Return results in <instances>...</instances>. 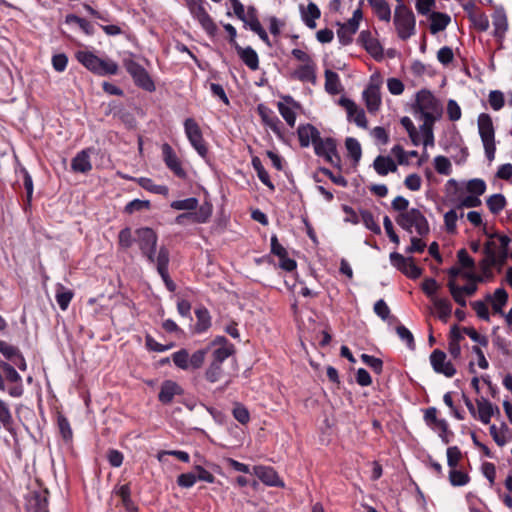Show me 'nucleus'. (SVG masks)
Here are the masks:
<instances>
[{"label": "nucleus", "instance_id": "55", "mask_svg": "<svg viewBox=\"0 0 512 512\" xmlns=\"http://www.w3.org/2000/svg\"><path fill=\"white\" fill-rule=\"evenodd\" d=\"M174 364L183 370L189 369V353L186 349H180L172 354Z\"/></svg>", "mask_w": 512, "mask_h": 512}, {"label": "nucleus", "instance_id": "5", "mask_svg": "<svg viewBox=\"0 0 512 512\" xmlns=\"http://www.w3.org/2000/svg\"><path fill=\"white\" fill-rule=\"evenodd\" d=\"M478 131L483 143L485 155L487 159L492 162L495 158L496 143L495 129L489 114L481 113L478 116Z\"/></svg>", "mask_w": 512, "mask_h": 512}, {"label": "nucleus", "instance_id": "30", "mask_svg": "<svg viewBox=\"0 0 512 512\" xmlns=\"http://www.w3.org/2000/svg\"><path fill=\"white\" fill-rule=\"evenodd\" d=\"M73 297L74 292L71 289L66 288L61 283L56 284L55 299L61 310L65 311L68 308Z\"/></svg>", "mask_w": 512, "mask_h": 512}, {"label": "nucleus", "instance_id": "32", "mask_svg": "<svg viewBox=\"0 0 512 512\" xmlns=\"http://www.w3.org/2000/svg\"><path fill=\"white\" fill-rule=\"evenodd\" d=\"M295 77L302 82L316 83V65L309 62L301 65L294 73Z\"/></svg>", "mask_w": 512, "mask_h": 512}, {"label": "nucleus", "instance_id": "46", "mask_svg": "<svg viewBox=\"0 0 512 512\" xmlns=\"http://www.w3.org/2000/svg\"><path fill=\"white\" fill-rule=\"evenodd\" d=\"M135 242V233H132L131 228L125 227L118 234L119 247L127 250Z\"/></svg>", "mask_w": 512, "mask_h": 512}, {"label": "nucleus", "instance_id": "22", "mask_svg": "<svg viewBox=\"0 0 512 512\" xmlns=\"http://www.w3.org/2000/svg\"><path fill=\"white\" fill-rule=\"evenodd\" d=\"M363 98L369 112H376L381 105L380 87L378 84H370L363 91Z\"/></svg>", "mask_w": 512, "mask_h": 512}, {"label": "nucleus", "instance_id": "7", "mask_svg": "<svg viewBox=\"0 0 512 512\" xmlns=\"http://www.w3.org/2000/svg\"><path fill=\"white\" fill-rule=\"evenodd\" d=\"M394 24L398 36L402 40H407L415 33L414 14L403 3L398 4L395 8Z\"/></svg>", "mask_w": 512, "mask_h": 512}, {"label": "nucleus", "instance_id": "61", "mask_svg": "<svg viewBox=\"0 0 512 512\" xmlns=\"http://www.w3.org/2000/svg\"><path fill=\"white\" fill-rule=\"evenodd\" d=\"M435 170L442 175H449L451 173V162L445 156H436L434 159Z\"/></svg>", "mask_w": 512, "mask_h": 512}, {"label": "nucleus", "instance_id": "20", "mask_svg": "<svg viewBox=\"0 0 512 512\" xmlns=\"http://www.w3.org/2000/svg\"><path fill=\"white\" fill-rule=\"evenodd\" d=\"M358 41L363 45L365 50L375 59L383 57V48L379 41L372 37L369 31H362L358 37Z\"/></svg>", "mask_w": 512, "mask_h": 512}, {"label": "nucleus", "instance_id": "53", "mask_svg": "<svg viewBox=\"0 0 512 512\" xmlns=\"http://www.w3.org/2000/svg\"><path fill=\"white\" fill-rule=\"evenodd\" d=\"M234 353L233 345H226L218 347L213 352V360L212 362L223 364V362Z\"/></svg>", "mask_w": 512, "mask_h": 512}, {"label": "nucleus", "instance_id": "17", "mask_svg": "<svg viewBox=\"0 0 512 512\" xmlns=\"http://www.w3.org/2000/svg\"><path fill=\"white\" fill-rule=\"evenodd\" d=\"M257 112L261 117L263 123L268 126L279 138H283V129L282 122L280 119L274 114V112L265 106L264 104H259L257 106Z\"/></svg>", "mask_w": 512, "mask_h": 512}, {"label": "nucleus", "instance_id": "64", "mask_svg": "<svg viewBox=\"0 0 512 512\" xmlns=\"http://www.w3.org/2000/svg\"><path fill=\"white\" fill-rule=\"evenodd\" d=\"M488 101L491 108L498 111L503 108L505 104L504 94L499 90H493L489 93Z\"/></svg>", "mask_w": 512, "mask_h": 512}, {"label": "nucleus", "instance_id": "3", "mask_svg": "<svg viewBox=\"0 0 512 512\" xmlns=\"http://www.w3.org/2000/svg\"><path fill=\"white\" fill-rule=\"evenodd\" d=\"M77 60L88 70L100 76L116 75L118 64L111 59H102L90 51H78Z\"/></svg>", "mask_w": 512, "mask_h": 512}, {"label": "nucleus", "instance_id": "31", "mask_svg": "<svg viewBox=\"0 0 512 512\" xmlns=\"http://www.w3.org/2000/svg\"><path fill=\"white\" fill-rule=\"evenodd\" d=\"M419 120L423 121V124L420 126V133L423 136V144L425 146L434 144V134H433V125L438 118H433L431 116L428 117H417Z\"/></svg>", "mask_w": 512, "mask_h": 512}, {"label": "nucleus", "instance_id": "35", "mask_svg": "<svg viewBox=\"0 0 512 512\" xmlns=\"http://www.w3.org/2000/svg\"><path fill=\"white\" fill-rule=\"evenodd\" d=\"M373 8L377 17L382 20L389 22L391 19V9L385 0H367Z\"/></svg>", "mask_w": 512, "mask_h": 512}, {"label": "nucleus", "instance_id": "41", "mask_svg": "<svg viewBox=\"0 0 512 512\" xmlns=\"http://www.w3.org/2000/svg\"><path fill=\"white\" fill-rule=\"evenodd\" d=\"M400 123L406 129L412 143L415 146H418L421 142V136L412 120L409 117L404 116L401 118Z\"/></svg>", "mask_w": 512, "mask_h": 512}, {"label": "nucleus", "instance_id": "26", "mask_svg": "<svg viewBox=\"0 0 512 512\" xmlns=\"http://www.w3.org/2000/svg\"><path fill=\"white\" fill-rule=\"evenodd\" d=\"M299 8H300V13H301V18H302L303 22L305 23V25L310 29L316 28L315 21H316V19H319L321 16V11L318 8V6L315 3L310 2L306 8L303 5H300Z\"/></svg>", "mask_w": 512, "mask_h": 512}, {"label": "nucleus", "instance_id": "9", "mask_svg": "<svg viewBox=\"0 0 512 512\" xmlns=\"http://www.w3.org/2000/svg\"><path fill=\"white\" fill-rule=\"evenodd\" d=\"M124 66L138 87L148 92L155 90V84L143 66L132 59H125Z\"/></svg>", "mask_w": 512, "mask_h": 512}, {"label": "nucleus", "instance_id": "4", "mask_svg": "<svg viewBox=\"0 0 512 512\" xmlns=\"http://www.w3.org/2000/svg\"><path fill=\"white\" fill-rule=\"evenodd\" d=\"M396 223L408 233L414 231L419 236H426L430 232L429 223L424 214L417 208H411L409 211L399 213L395 219Z\"/></svg>", "mask_w": 512, "mask_h": 512}, {"label": "nucleus", "instance_id": "27", "mask_svg": "<svg viewBox=\"0 0 512 512\" xmlns=\"http://www.w3.org/2000/svg\"><path fill=\"white\" fill-rule=\"evenodd\" d=\"M477 408L479 420L483 424H488L495 412L499 413V408L483 397L477 400Z\"/></svg>", "mask_w": 512, "mask_h": 512}, {"label": "nucleus", "instance_id": "34", "mask_svg": "<svg viewBox=\"0 0 512 512\" xmlns=\"http://www.w3.org/2000/svg\"><path fill=\"white\" fill-rule=\"evenodd\" d=\"M342 87L339 79V75L332 71L327 69L325 71V90L327 93L331 95H336L340 93Z\"/></svg>", "mask_w": 512, "mask_h": 512}, {"label": "nucleus", "instance_id": "50", "mask_svg": "<svg viewBox=\"0 0 512 512\" xmlns=\"http://www.w3.org/2000/svg\"><path fill=\"white\" fill-rule=\"evenodd\" d=\"M431 428L438 431V435L444 444L450 442V436L453 435V433L449 430L448 422L445 419H438L436 424H433Z\"/></svg>", "mask_w": 512, "mask_h": 512}, {"label": "nucleus", "instance_id": "2", "mask_svg": "<svg viewBox=\"0 0 512 512\" xmlns=\"http://www.w3.org/2000/svg\"><path fill=\"white\" fill-rule=\"evenodd\" d=\"M135 242L147 262L152 265L158 264L159 249L157 250L158 236L149 227H141L135 230Z\"/></svg>", "mask_w": 512, "mask_h": 512}, {"label": "nucleus", "instance_id": "15", "mask_svg": "<svg viewBox=\"0 0 512 512\" xmlns=\"http://www.w3.org/2000/svg\"><path fill=\"white\" fill-rule=\"evenodd\" d=\"M339 104L345 108L348 121L354 122L360 128H367V118L363 109L359 108L354 101L341 97Z\"/></svg>", "mask_w": 512, "mask_h": 512}, {"label": "nucleus", "instance_id": "57", "mask_svg": "<svg viewBox=\"0 0 512 512\" xmlns=\"http://www.w3.org/2000/svg\"><path fill=\"white\" fill-rule=\"evenodd\" d=\"M198 206V200L194 197L176 200L171 203V207L175 210H185L192 211L195 210Z\"/></svg>", "mask_w": 512, "mask_h": 512}, {"label": "nucleus", "instance_id": "47", "mask_svg": "<svg viewBox=\"0 0 512 512\" xmlns=\"http://www.w3.org/2000/svg\"><path fill=\"white\" fill-rule=\"evenodd\" d=\"M361 221L364 226L372 231L373 233L379 235L381 234V228L379 224L375 221L373 214L368 210H361Z\"/></svg>", "mask_w": 512, "mask_h": 512}, {"label": "nucleus", "instance_id": "48", "mask_svg": "<svg viewBox=\"0 0 512 512\" xmlns=\"http://www.w3.org/2000/svg\"><path fill=\"white\" fill-rule=\"evenodd\" d=\"M449 481L452 486H464L469 483L470 477L467 473L453 468L449 471Z\"/></svg>", "mask_w": 512, "mask_h": 512}, {"label": "nucleus", "instance_id": "11", "mask_svg": "<svg viewBox=\"0 0 512 512\" xmlns=\"http://www.w3.org/2000/svg\"><path fill=\"white\" fill-rule=\"evenodd\" d=\"M314 151L317 156L323 157L333 166L339 167L341 159L337 153V144L335 139L331 137L323 139L320 137L314 146Z\"/></svg>", "mask_w": 512, "mask_h": 512}, {"label": "nucleus", "instance_id": "60", "mask_svg": "<svg viewBox=\"0 0 512 512\" xmlns=\"http://www.w3.org/2000/svg\"><path fill=\"white\" fill-rule=\"evenodd\" d=\"M0 367L3 370L5 377L9 382H12V383L22 382V378H21L20 374L15 370V368L12 365H10L7 362L1 361Z\"/></svg>", "mask_w": 512, "mask_h": 512}, {"label": "nucleus", "instance_id": "59", "mask_svg": "<svg viewBox=\"0 0 512 512\" xmlns=\"http://www.w3.org/2000/svg\"><path fill=\"white\" fill-rule=\"evenodd\" d=\"M277 106H278L279 113L281 114L283 119L286 121V123L290 127H294L295 122H296V114L293 111V109L290 108L289 106H287L286 104H284L283 102H278Z\"/></svg>", "mask_w": 512, "mask_h": 512}, {"label": "nucleus", "instance_id": "10", "mask_svg": "<svg viewBox=\"0 0 512 512\" xmlns=\"http://www.w3.org/2000/svg\"><path fill=\"white\" fill-rule=\"evenodd\" d=\"M184 130L192 147L201 157H206L208 149L198 123L193 118H187L184 121Z\"/></svg>", "mask_w": 512, "mask_h": 512}, {"label": "nucleus", "instance_id": "54", "mask_svg": "<svg viewBox=\"0 0 512 512\" xmlns=\"http://www.w3.org/2000/svg\"><path fill=\"white\" fill-rule=\"evenodd\" d=\"M222 376H223L222 365L215 363V362H211L205 372V378L207 379V381H209L211 383H215V382L219 381L222 378Z\"/></svg>", "mask_w": 512, "mask_h": 512}, {"label": "nucleus", "instance_id": "62", "mask_svg": "<svg viewBox=\"0 0 512 512\" xmlns=\"http://www.w3.org/2000/svg\"><path fill=\"white\" fill-rule=\"evenodd\" d=\"M150 208V202L148 200L134 199L126 204L124 211L128 214H133L138 211H142Z\"/></svg>", "mask_w": 512, "mask_h": 512}, {"label": "nucleus", "instance_id": "18", "mask_svg": "<svg viewBox=\"0 0 512 512\" xmlns=\"http://www.w3.org/2000/svg\"><path fill=\"white\" fill-rule=\"evenodd\" d=\"M271 253L279 257V266L283 270L291 272L296 269V261L288 257L287 250L279 243L276 235L271 237Z\"/></svg>", "mask_w": 512, "mask_h": 512}, {"label": "nucleus", "instance_id": "13", "mask_svg": "<svg viewBox=\"0 0 512 512\" xmlns=\"http://www.w3.org/2000/svg\"><path fill=\"white\" fill-rule=\"evenodd\" d=\"M446 359V354L440 349H435L430 354V363L433 370L438 374H443L451 378L456 374V369L451 361H447Z\"/></svg>", "mask_w": 512, "mask_h": 512}, {"label": "nucleus", "instance_id": "39", "mask_svg": "<svg viewBox=\"0 0 512 512\" xmlns=\"http://www.w3.org/2000/svg\"><path fill=\"white\" fill-rule=\"evenodd\" d=\"M197 323L195 329L198 333L206 331L211 325V317L206 308H198L195 311Z\"/></svg>", "mask_w": 512, "mask_h": 512}, {"label": "nucleus", "instance_id": "21", "mask_svg": "<svg viewBox=\"0 0 512 512\" xmlns=\"http://www.w3.org/2000/svg\"><path fill=\"white\" fill-rule=\"evenodd\" d=\"M297 134L301 147H308L310 144L315 146L320 138V132L311 124L300 125L297 129Z\"/></svg>", "mask_w": 512, "mask_h": 512}, {"label": "nucleus", "instance_id": "29", "mask_svg": "<svg viewBox=\"0 0 512 512\" xmlns=\"http://www.w3.org/2000/svg\"><path fill=\"white\" fill-rule=\"evenodd\" d=\"M373 167L375 171L381 176H385L389 172H395L397 170V166L393 159L389 156L382 155H379L375 158Z\"/></svg>", "mask_w": 512, "mask_h": 512}, {"label": "nucleus", "instance_id": "12", "mask_svg": "<svg viewBox=\"0 0 512 512\" xmlns=\"http://www.w3.org/2000/svg\"><path fill=\"white\" fill-rule=\"evenodd\" d=\"M391 264L411 279H417L422 274V269L414 263L412 257H404L398 252L390 254Z\"/></svg>", "mask_w": 512, "mask_h": 512}, {"label": "nucleus", "instance_id": "44", "mask_svg": "<svg viewBox=\"0 0 512 512\" xmlns=\"http://www.w3.org/2000/svg\"><path fill=\"white\" fill-rule=\"evenodd\" d=\"M486 203L492 214H498L505 208L506 199L502 194H493L487 199Z\"/></svg>", "mask_w": 512, "mask_h": 512}, {"label": "nucleus", "instance_id": "25", "mask_svg": "<svg viewBox=\"0 0 512 512\" xmlns=\"http://www.w3.org/2000/svg\"><path fill=\"white\" fill-rule=\"evenodd\" d=\"M71 168L74 172L88 173L92 169L90 149L78 152L71 161Z\"/></svg>", "mask_w": 512, "mask_h": 512}, {"label": "nucleus", "instance_id": "45", "mask_svg": "<svg viewBox=\"0 0 512 512\" xmlns=\"http://www.w3.org/2000/svg\"><path fill=\"white\" fill-rule=\"evenodd\" d=\"M345 146L350 157L357 163L362 156V149L359 141L353 137L346 138Z\"/></svg>", "mask_w": 512, "mask_h": 512}, {"label": "nucleus", "instance_id": "6", "mask_svg": "<svg viewBox=\"0 0 512 512\" xmlns=\"http://www.w3.org/2000/svg\"><path fill=\"white\" fill-rule=\"evenodd\" d=\"M442 107L436 97L426 89L420 90L416 95L414 111L416 117L438 118Z\"/></svg>", "mask_w": 512, "mask_h": 512}, {"label": "nucleus", "instance_id": "23", "mask_svg": "<svg viewBox=\"0 0 512 512\" xmlns=\"http://www.w3.org/2000/svg\"><path fill=\"white\" fill-rule=\"evenodd\" d=\"M182 394L181 387L172 380H165L160 387L158 399L163 404H170L175 395Z\"/></svg>", "mask_w": 512, "mask_h": 512}, {"label": "nucleus", "instance_id": "56", "mask_svg": "<svg viewBox=\"0 0 512 512\" xmlns=\"http://www.w3.org/2000/svg\"><path fill=\"white\" fill-rule=\"evenodd\" d=\"M466 190L473 195L481 196L486 190V183L479 178L471 179L467 182Z\"/></svg>", "mask_w": 512, "mask_h": 512}, {"label": "nucleus", "instance_id": "42", "mask_svg": "<svg viewBox=\"0 0 512 512\" xmlns=\"http://www.w3.org/2000/svg\"><path fill=\"white\" fill-rule=\"evenodd\" d=\"M67 24H76L87 35L93 34V25L84 18L78 17L75 14H68L65 18Z\"/></svg>", "mask_w": 512, "mask_h": 512}, {"label": "nucleus", "instance_id": "24", "mask_svg": "<svg viewBox=\"0 0 512 512\" xmlns=\"http://www.w3.org/2000/svg\"><path fill=\"white\" fill-rule=\"evenodd\" d=\"M235 50L239 58L243 63L251 70H257L259 68V58L257 52L250 46L245 48L239 44H235Z\"/></svg>", "mask_w": 512, "mask_h": 512}, {"label": "nucleus", "instance_id": "8", "mask_svg": "<svg viewBox=\"0 0 512 512\" xmlns=\"http://www.w3.org/2000/svg\"><path fill=\"white\" fill-rule=\"evenodd\" d=\"M204 0L186 1L189 12L196 19L201 27L211 36L217 32V26L203 6Z\"/></svg>", "mask_w": 512, "mask_h": 512}, {"label": "nucleus", "instance_id": "19", "mask_svg": "<svg viewBox=\"0 0 512 512\" xmlns=\"http://www.w3.org/2000/svg\"><path fill=\"white\" fill-rule=\"evenodd\" d=\"M254 474L267 486L283 487L284 483L277 472L269 466H255Z\"/></svg>", "mask_w": 512, "mask_h": 512}, {"label": "nucleus", "instance_id": "58", "mask_svg": "<svg viewBox=\"0 0 512 512\" xmlns=\"http://www.w3.org/2000/svg\"><path fill=\"white\" fill-rule=\"evenodd\" d=\"M396 333L399 338L406 343L410 350L415 349L414 336L408 328H406L404 325H398L396 327Z\"/></svg>", "mask_w": 512, "mask_h": 512}, {"label": "nucleus", "instance_id": "43", "mask_svg": "<svg viewBox=\"0 0 512 512\" xmlns=\"http://www.w3.org/2000/svg\"><path fill=\"white\" fill-rule=\"evenodd\" d=\"M29 508L35 512H48V501L44 494L35 493L29 500Z\"/></svg>", "mask_w": 512, "mask_h": 512}, {"label": "nucleus", "instance_id": "33", "mask_svg": "<svg viewBox=\"0 0 512 512\" xmlns=\"http://www.w3.org/2000/svg\"><path fill=\"white\" fill-rule=\"evenodd\" d=\"M430 20V32L432 34H436L440 31H443L448 26V24L451 21V18L449 15L445 13L433 12L430 15Z\"/></svg>", "mask_w": 512, "mask_h": 512}, {"label": "nucleus", "instance_id": "40", "mask_svg": "<svg viewBox=\"0 0 512 512\" xmlns=\"http://www.w3.org/2000/svg\"><path fill=\"white\" fill-rule=\"evenodd\" d=\"M138 184L145 190L159 194V195H167L169 190L165 185H157L151 179L146 177H141L138 179Z\"/></svg>", "mask_w": 512, "mask_h": 512}, {"label": "nucleus", "instance_id": "52", "mask_svg": "<svg viewBox=\"0 0 512 512\" xmlns=\"http://www.w3.org/2000/svg\"><path fill=\"white\" fill-rule=\"evenodd\" d=\"M447 286L449 288L453 300L462 308L466 307L467 302L465 299V294L460 291L459 286L456 284V281H454L453 279L449 280Z\"/></svg>", "mask_w": 512, "mask_h": 512}, {"label": "nucleus", "instance_id": "14", "mask_svg": "<svg viewBox=\"0 0 512 512\" xmlns=\"http://www.w3.org/2000/svg\"><path fill=\"white\" fill-rule=\"evenodd\" d=\"M169 262H170V252L166 246L162 245L159 248L158 264L155 266H156L157 272L161 276L166 288L170 292H174L176 290V284L170 278L169 273H168Z\"/></svg>", "mask_w": 512, "mask_h": 512}, {"label": "nucleus", "instance_id": "51", "mask_svg": "<svg viewBox=\"0 0 512 512\" xmlns=\"http://www.w3.org/2000/svg\"><path fill=\"white\" fill-rule=\"evenodd\" d=\"M0 423L7 431H10L13 425V417L9 406L2 399H0Z\"/></svg>", "mask_w": 512, "mask_h": 512}, {"label": "nucleus", "instance_id": "37", "mask_svg": "<svg viewBox=\"0 0 512 512\" xmlns=\"http://www.w3.org/2000/svg\"><path fill=\"white\" fill-rule=\"evenodd\" d=\"M433 304L438 312V317L443 322H447L452 313V304L446 298H433Z\"/></svg>", "mask_w": 512, "mask_h": 512}, {"label": "nucleus", "instance_id": "38", "mask_svg": "<svg viewBox=\"0 0 512 512\" xmlns=\"http://www.w3.org/2000/svg\"><path fill=\"white\" fill-rule=\"evenodd\" d=\"M357 25L351 26L350 20H348L346 23L341 24L339 29L337 30V36L339 39V42L342 45H348L352 42V36L356 33L358 30Z\"/></svg>", "mask_w": 512, "mask_h": 512}, {"label": "nucleus", "instance_id": "63", "mask_svg": "<svg viewBox=\"0 0 512 512\" xmlns=\"http://www.w3.org/2000/svg\"><path fill=\"white\" fill-rule=\"evenodd\" d=\"M232 413L234 418L241 424H247L250 420L248 409L240 403L234 405Z\"/></svg>", "mask_w": 512, "mask_h": 512}, {"label": "nucleus", "instance_id": "36", "mask_svg": "<svg viewBox=\"0 0 512 512\" xmlns=\"http://www.w3.org/2000/svg\"><path fill=\"white\" fill-rule=\"evenodd\" d=\"M253 169L256 171L259 180L269 189L274 190L275 186L270 180L269 174L264 168L262 161L259 157L255 156L251 160Z\"/></svg>", "mask_w": 512, "mask_h": 512}, {"label": "nucleus", "instance_id": "1", "mask_svg": "<svg viewBox=\"0 0 512 512\" xmlns=\"http://www.w3.org/2000/svg\"><path fill=\"white\" fill-rule=\"evenodd\" d=\"M491 237H498L499 246L495 241L489 240L484 245L483 253L484 259L481 261L480 266L483 272L489 271L494 266H502L508 258V246L510 238L506 235H492Z\"/></svg>", "mask_w": 512, "mask_h": 512}, {"label": "nucleus", "instance_id": "16", "mask_svg": "<svg viewBox=\"0 0 512 512\" xmlns=\"http://www.w3.org/2000/svg\"><path fill=\"white\" fill-rule=\"evenodd\" d=\"M163 161L166 166L179 178L184 179L187 176L186 171L183 169L182 164L173 148L168 144L164 143L161 147Z\"/></svg>", "mask_w": 512, "mask_h": 512}, {"label": "nucleus", "instance_id": "28", "mask_svg": "<svg viewBox=\"0 0 512 512\" xmlns=\"http://www.w3.org/2000/svg\"><path fill=\"white\" fill-rule=\"evenodd\" d=\"M487 300L492 302V309L494 313L504 315L503 307L508 301V293L505 289H496L493 295H487Z\"/></svg>", "mask_w": 512, "mask_h": 512}, {"label": "nucleus", "instance_id": "49", "mask_svg": "<svg viewBox=\"0 0 512 512\" xmlns=\"http://www.w3.org/2000/svg\"><path fill=\"white\" fill-rule=\"evenodd\" d=\"M245 27H249L252 31L259 28L261 23L257 16V9L254 6H248L244 20H242Z\"/></svg>", "mask_w": 512, "mask_h": 512}]
</instances>
